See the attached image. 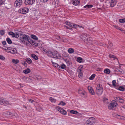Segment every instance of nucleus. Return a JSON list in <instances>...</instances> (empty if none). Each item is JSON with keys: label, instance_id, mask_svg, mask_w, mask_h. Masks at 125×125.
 Returning <instances> with one entry per match:
<instances>
[{"label": "nucleus", "instance_id": "7ed1b4c3", "mask_svg": "<svg viewBox=\"0 0 125 125\" xmlns=\"http://www.w3.org/2000/svg\"><path fill=\"white\" fill-rule=\"evenodd\" d=\"M80 38L84 42H87L90 38L89 35L86 33H83L80 36Z\"/></svg>", "mask_w": 125, "mask_h": 125}, {"label": "nucleus", "instance_id": "58836bf2", "mask_svg": "<svg viewBox=\"0 0 125 125\" xmlns=\"http://www.w3.org/2000/svg\"><path fill=\"white\" fill-rule=\"evenodd\" d=\"M60 67L63 69H64L66 67L65 65L63 64H62L60 65Z\"/></svg>", "mask_w": 125, "mask_h": 125}, {"label": "nucleus", "instance_id": "f257e3e1", "mask_svg": "<svg viewBox=\"0 0 125 125\" xmlns=\"http://www.w3.org/2000/svg\"><path fill=\"white\" fill-rule=\"evenodd\" d=\"M20 37V40L23 42L26 43L28 45V41L29 40V37L27 35L21 34Z\"/></svg>", "mask_w": 125, "mask_h": 125}, {"label": "nucleus", "instance_id": "052dcab7", "mask_svg": "<svg viewBox=\"0 0 125 125\" xmlns=\"http://www.w3.org/2000/svg\"><path fill=\"white\" fill-rule=\"evenodd\" d=\"M32 44H33L34 45H35V46L36 45H35V43H34L35 41H34V40H32Z\"/></svg>", "mask_w": 125, "mask_h": 125}, {"label": "nucleus", "instance_id": "6e6d98bb", "mask_svg": "<svg viewBox=\"0 0 125 125\" xmlns=\"http://www.w3.org/2000/svg\"><path fill=\"white\" fill-rule=\"evenodd\" d=\"M2 44L4 45H6V43L5 41H3L2 42Z\"/></svg>", "mask_w": 125, "mask_h": 125}, {"label": "nucleus", "instance_id": "c85d7f7f", "mask_svg": "<svg viewBox=\"0 0 125 125\" xmlns=\"http://www.w3.org/2000/svg\"><path fill=\"white\" fill-rule=\"evenodd\" d=\"M79 93L80 94V95L82 96L83 97H84L85 96V93L84 92H82L81 91H79Z\"/></svg>", "mask_w": 125, "mask_h": 125}, {"label": "nucleus", "instance_id": "bb28decb", "mask_svg": "<svg viewBox=\"0 0 125 125\" xmlns=\"http://www.w3.org/2000/svg\"><path fill=\"white\" fill-rule=\"evenodd\" d=\"M110 70L108 69H105L104 71V72L106 74H109L110 73Z\"/></svg>", "mask_w": 125, "mask_h": 125}, {"label": "nucleus", "instance_id": "ea45409f", "mask_svg": "<svg viewBox=\"0 0 125 125\" xmlns=\"http://www.w3.org/2000/svg\"><path fill=\"white\" fill-rule=\"evenodd\" d=\"M5 34V31L3 30H0V34L2 36H3Z\"/></svg>", "mask_w": 125, "mask_h": 125}, {"label": "nucleus", "instance_id": "de8ad7c7", "mask_svg": "<svg viewBox=\"0 0 125 125\" xmlns=\"http://www.w3.org/2000/svg\"><path fill=\"white\" fill-rule=\"evenodd\" d=\"M113 46V44L111 42H110V44H109V45L107 47V48H111V47Z\"/></svg>", "mask_w": 125, "mask_h": 125}, {"label": "nucleus", "instance_id": "393cba45", "mask_svg": "<svg viewBox=\"0 0 125 125\" xmlns=\"http://www.w3.org/2000/svg\"><path fill=\"white\" fill-rule=\"evenodd\" d=\"M68 51L69 53H73L74 51V49L71 48L69 49Z\"/></svg>", "mask_w": 125, "mask_h": 125}, {"label": "nucleus", "instance_id": "b1692460", "mask_svg": "<svg viewBox=\"0 0 125 125\" xmlns=\"http://www.w3.org/2000/svg\"><path fill=\"white\" fill-rule=\"evenodd\" d=\"M25 61L26 62H27L29 64L31 63L32 62V60L29 58L25 59Z\"/></svg>", "mask_w": 125, "mask_h": 125}, {"label": "nucleus", "instance_id": "6ab92c4d", "mask_svg": "<svg viewBox=\"0 0 125 125\" xmlns=\"http://www.w3.org/2000/svg\"><path fill=\"white\" fill-rule=\"evenodd\" d=\"M17 50L15 49L14 48H12L11 50L10 51H7V52H10V53L12 54L15 53L16 52Z\"/></svg>", "mask_w": 125, "mask_h": 125}, {"label": "nucleus", "instance_id": "79ce46f5", "mask_svg": "<svg viewBox=\"0 0 125 125\" xmlns=\"http://www.w3.org/2000/svg\"><path fill=\"white\" fill-rule=\"evenodd\" d=\"M119 22L121 23L125 22V18L119 19Z\"/></svg>", "mask_w": 125, "mask_h": 125}, {"label": "nucleus", "instance_id": "423d86ee", "mask_svg": "<svg viewBox=\"0 0 125 125\" xmlns=\"http://www.w3.org/2000/svg\"><path fill=\"white\" fill-rule=\"evenodd\" d=\"M117 105L116 101L115 100H113L110 104V105L108 106V108L110 109H111L116 106Z\"/></svg>", "mask_w": 125, "mask_h": 125}, {"label": "nucleus", "instance_id": "c03bdc74", "mask_svg": "<svg viewBox=\"0 0 125 125\" xmlns=\"http://www.w3.org/2000/svg\"><path fill=\"white\" fill-rule=\"evenodd\" d=\"M50 100L52 102H56V100L54 99L52 97H51L50 98Z\"/></svg>", "mask_w": 125, "mask_h": 125}, {"label": "nucleus", "instance_id": "412c9836", "mask_svg": "<svg viewBox=\"0 0 125 125\" xmlns=\"http://www.w3.org/2000/svg\"><path fill=\"white\" fill-rule=\"evenodd\" d=\"M31 72V71L30 69L28 68L27 69L23 71V73L25 74H27Z\"/></svg>", "mask_w": 125, "mask_h": 125}, {"label": "nucleus", "instance_id": "9b49d317", "mask_svg": "<svg viewBox=\"0 0 125 125\" xmlns=\"http://www.w3.org/2000/svg\"><path fill=\"white\" fill-rule=\"evenodd\" d=\"M9 34L11 35L13 37H15L17 38L19 37L20 36L19 33L18 32L14 33L12 31L9 32Z\"/></svg>", "mask_w": 125, "mask_h": 125}, {"label": "nucleus", "instance_id": "4468645a", "mask_svg": "<svg viewBox=\"0 0 125 125\" xmlns=\"http://www.w3.org/2000/svg\"><path fill=\"white\" fill-rule=\"evenodd\" d=\"M114 99L115 100L119 101L121 103H123L124 102V99L118 96L114 97Z\"/></svg>", "mask_w": 125, "mask_h": 125}, {"label": "nucleus", "instance_id": "774afa93", "mask_svg": "<svg viewBox=\"0 0 125 125\" xmlns=\"http://www.w3.org/2000/svg\"><path fill=\"white\" fill-rule=\"evenodd\" d=\"M108 84L111 87L112 86V85L111 84H110L109 83H108Z\"/></svg>", "mask_w": 125, "mask_h": 125}, {"label": "nucleus", "instance_id": "7c9ffc66", "mask_svg": "<svg viewBox=\"0 0 125 125\" xmlns=\"http://www.w3.org/2000/svg\"><path fill=\"white\" fill-rule=\"evenodd\" d=\"M5 47L6 48H7V49H4L3 48L2 49L6 50L7 51L8 50V51H10L11 50V49L13 48L10 47H9L8 46H5Z\"/></svg>", "mask_w": 125, "mask_h": 125}, {"label": "nucleus", "instance_id": "a211bd4d", "mask_svg": "<svg viewBox=\"0 0 125 125\" xmlns=\"http://www.w3.org/2000/svg\"><path fill=\"white\" fill-rule=\"evenodd\" d=\"M82 69H78V76L79 78H81L83 75V73L81 72Z\"/></svg>", "mask_w": 125, "mask_h": 125}, {"label": "nucleus", "instance_id": "c756f323", "mask_svg": "<svg viewBox=\"0 0 125 125\" xmlns=\"http://www.w3.org/2000/svg\"><path fill=\"white\" fill-rule=\"evenodd\" d=\"M12 62L15 64H17L19 62V61L18 59L15 60L13 59L12 60Z\"/></svg>", "mask_w": 125, "mask_h": 125}, {"label": "nucleus", "instance_id": "13d9d810", "mask_svg": "<svg viewBox=\"0 0 125 125\" xmlns=\"http://www.w3.org/2000/svg\"><path fill=\"white\" fill-rule=\"evenodd\" d=\"M115 28H116V29H117L118 30H121V28H120V27H118L117 26H115Z\"/></svg>", "mask_w": 125, "mask_h": 125}, {"label": "nucleus", "instance_id": "a878e982", "mask_svg": "<svg viewBox=\"0 0 125 125\" xmlns=\"http://www.w3.org/2000/svg\"><path fill=\"white\" fill-rule=\"evenodd\" d=\"M64 60L67 63V66H69L70 65L71 63V62L70 61L66 59H65Z\"/></svg>", "mask_w": 125, "mask_h": 125}, {"label": "nucleus", "instance_id": "0eeeda50", "mask_svg": "<svg viewBox=\"0 0 125 125\" xmlns=\"http://www.w3.org/2000/svg\"><path fill=\"white\" fill-rule=\"evenodd\" d=\"M29 10L28 8H27L24 7L18 10L19 12L25 14L27 13Z\"/></svg>", "mask_w": 125, "mask_h": 125}, {"label": "nucleus", "instance_id": "f03ea898", "mask_svg": "<svg viewBox=\"0 0 125 125\" xmlns=\"http://www.w3.org/2000/svg\"><path fill=\"white\" fill-rule=\"evenodd\" d=\"M103 92V89L102 85L98 84L97 86L96 92V94L100 95H101Z\"/></svg>", "mask_w": 125, "mask_h": 125}, {"label": "nucleus", "instance_id": "69168bd1", "mask_svg": "<svg viewBox=\"0 0 125 125\" xmlns=\"http://www.w3.org/2000/svg\"><path fill=\"white\" fill-rule=\"evenodd\" d=\"M122 107L123 108L125 109V105H124L123 106H122Z\"/></svg>", "mask_w": 125, "mask_h": 125}, {"label": "nucleus", "instance_id": "1a4fd4ad", "mask_svg": "<svg viewBox=\"0 0 125 125\" xmlns=\"http://www.w3.org/2000/svg\"><path fill=\"white\" fill-rule=\"evenodd\" d=\"M56 109L62 114L66 115L67 114L66 111L64 110L62 108L59 106H57L56 107Z\"/></svg>", "mask_w": 125, "mask_h": 125}, {"label": "nucleus", "instance_id": "8fccbe9b", "mask_svg": "<svg viewBox=\"0 0 125 125\" xmlns=\"http://www.w3.org/2000/svg\"><path fill=\"white\" fill-rule=\"evenodd\" d=\"M117 72H120V74H123L124 73V71H123L122 70H118V71H117Z\"/></svg>", "mask_w": 125, "mask_h": 125}, {"label": "nucleus", "instance_id": "0e129e2a", "mask_svg": "<svg viewBox=\"0 0 125 125\" xmlns=\"http://www.w3.org/2000/svg\"><path fill=\"white\" fill-rule=\"evenodd\" d=\"M120 30V31H122L123 32V33H124V32H125V31L124 30H123V29H121V30Z\"/></svg>", "mask_w": 125, "mask_h": 125}, {"label": "nucleus", "instance_id": "864d4df0", "mask_svg": "<svg viewBox=\"0 0 125 125\" xmlns=\"http://www.w3.org/2000/svg\"><path fill=\"white\" fill-rule=\"evenodd\" d=\"M41 2L42 3H45L47 2L49 0H40Z\"/></svg>", "mask_w": 125, "mask_h": 125}, {"label": "nucleus", "instance_id": "4be33fe9", "mask_svg": "<svg viewBox=\"0 0 125 125\" xmlns=\"http://www.w3.org/2000/svg\"><path fill=\"white\" fill-rule=\"evenodd\" d=\"M31 56L35 60H37L38 59V58L37 56L33 54H31Z\"/></svg>", "mask_w": 125, "mask_h": 125}, {"label": "nucleus", "instance_id": "bf43d9fd", "mask_svg": "<svg viewBox=\"0 0 125 125\" xmlns=\"http://www.w3.org/2000/svg\"><path fill=\"white\" fill-rule=\"evenodd\" d=\"M29 101L31 102V103H32L33 102H34L35 101L31 99H29Z\"/></svg>", "mask_w": 125, "mask_h": 125}, {"label": "nucleus", "instance_id": "f704fd0d", "mask_svg": "<svg viewBox=\"0 0 125 125\" xmlns=\"http://www.w3.org/2000/svg\"><path fill=\"white\" fill-rule=\"evenodd\" d=\"M118 89L119 90L122 91H124L125 90V88L123 86H120L118 88V89Z\"/></svg>", "mask_w": 125, "mask_h": 125}, {"label": "nucleus", "instance_id": "338daca9", "mask_svg": "<svg viewBox=\"0 0 125 125\" xmlns=\"http://www.w3.org/2000/svg\"><path fill=\"white\" fill-rule=\"evenodd\" d=\"M23 107L24 108H25L26 109L27 108V107L26 106H25V105H23Z\"/></svg>", "mask_w": 125, "mask_h": 125}, {"label": "nucleus", "instance_id": "39448f33", "mask_svg": "<svg viewBox=\"0 0 125 125\" xmlns=\"http://www.w3.org/2000/svg\"><path fill=\"white\" fill-rule=\"evenodd\" d=\"M8 102L5 99H2L0 97V104L4 105H7L9 104Z\"/></svg>", "mask_w": 125, "mask_h": 125}, {"label": "nucleus", "instance_id": "a18cd8bd", "mask_svg": "<svg viewBox=\"0 0 125 125\" xmlns=\"http://www.w3.org/2000/svg\"><path fill=\"white\" fill-rule=\"evenodd\" d=\"M112 83L113 85L115 88L116 87V85L115 84L116 83V81L115 80H114L112 81Z\"/></svg>", "mask_w": 125, "mask_h": 125}, {"label": "nucleus", "instance_id": "37998d69", "mask_svg": "<svg viewBox=\"0 0 125 125\" xmlns=\"http://www.w3.org/2000/svg\"><path fill=\"white\" fill-rule=\"evenodd\" d=\"M65 23L66 25L70 26V27H71L72 26V23L68 21H66Z\"/></svg>", "mask_w": 125, "mask_h": 125}, {"label": "nucleus", "instance_id": "5fc2aeb1", "mask_svg": "<svg viewBox=\"0 0 125 125\" xmlns=\"http://www.w3.org/2000/svg\"><path fill=\"white\" fill-rule=\"evenodd\" d=\"M22 64H23L25 67H27V64L26 63L25 61H24L23 62H22Z\"/></svg>", "mask_w": 125, "mask_h": 125}, {"label": "nucleus", "instance_id": "f3484780", "mask_svg": "<svg viewBox=\"0 0 125 125\" xmlns=\"http://www.w3.org/2000/svg\"><path fill=\"white\" fill-rule=\"evenodd\" d=\"M88 89L89 90V93L91 94L92 95L94 94V93L91 86H88Z\"/></svg>", "mask_w": 125, "mask_h": 125}, {"label": "nucleus", "instance_id": "aec40b11", "mask_svg": "<svg viewBox=\"0 0 125 125\" xmlns=\"http://www.w3.org/2000/svg\"><path fill=\"white\" fill-rule=\"evenodd\" d=\"M71 27H72V28H75L76 27H81L83 29H84V28L83 27L80 26L79 25H77L75 24H74L73 23H72V26Z\"/></svg>", "mask_w": 125, "mask_h": 125}, {"label": "nucleus", "instance_id": "3c124183", "mask_svg": "<svg viewBox=\"0 0 125 125\" xmlns=\"http://www.w3.org/2000/svg\"><path fill=\"white\" fill-rule=\"evenodd\" d=\"M59 104H60L63 106H64L66 105V103L62 101H61Z\"/></svg>", "mask_w": 125, "mask_h": 125}, {"label": "nucleus", "instance_id": "4c0bfd02", "mask_svg": "<svg viewBox=\"0 0 125 125\" xmlns=\"http://www.w3.org/2000/svg\"><path fill=\"white\" fill-rule=\"evenodd\" d=\"M31 37L33 39L36 40H38V38L35 35H32L31 36Z\"/></svg>", "mask_w": 125, "mask_h": 125}, {"label": "nucleus", "instance_id": "20e7f679", "mask_svg": "<svg viewBox=\"0 0 125 125\" xmlns=\"http://www.w3.org/2000/svg\"><path fill=\"white\" fill-rule=\"evenodd\" d=\"M22 4V0H16L14 4V6L15 7H20Z\"/></svg>", "mask_w": 125, "mask_h": 125}, {"label": "nucleus", "instance_id": "ddd939ff", "mask_svg": "<svg viewBox=\"0 0 125 125\" xmlns=\"http://www.w3.org/2000/svg\"><path fill=\"white\" fill-rule=\"evenodd\" d=\"M51 58L59 59L60 58L59 54L57 52L54 51V52H53Z\"/></svg>", "mask_w": 125, "mask_h": 125}, {"label": "nucleus", "instance_id": "2f4dec72", "mask_svg": "<svg viewBox=\"0 0 125 125\" xmlns=\"http://www.w3.org/2000/svg\"><path fill=\"white\" fill-rule=\"evenodd\" d=\"M93 6V5H87L86 6H84L83 7L86 8H90Z\"/></svg>", "mask_w": 125, "mask_h": 125}, {"label": "nucleus", "instance_id": "603ef678", "mask_svg": "<svg viewBox=\"0 0 125 125\" xmlns=\"http://www.w3.org/2000/svg\"><path fill=\"white\" fill-rule=\"evenodd\" d=\"M5 59V57L2 55H0V59L3 60H4Z\"/></svg>", "mask_w": 125, "mask_h": 125}, {"label": "nucleus", "instance_id": "dca6fc26", "mask_svg": "<svg viewBox=\"0 0 125 125\" xmlns=\"http://www.w3.org/2000/svg\"><path fill=\"white\" fill-rule=\"evenodd\" d=\"M72 1L74 5H77L80 4V0H72Z\"/></svg>", "mask_w": 125, "mask_h": 125}, {"label": "nucleus", "instance_id": "5701e85b", "mask_svg": "<svg viewBox=\"0 0 125 125\" xmlns=\"http://www.w3.org/2000/svg\"><path fill=\"white\" fill-rule=\"evenodd\" d=\"M116 116L117 117L118 119L123 120L125 119V117L123 116H121L120 115H116Z\"/></svg>", "mask_w": 125, "mask_h": 125}, {"label": "nucleus", "instance_id": "9d476101", "mask_svg": "<svg viewBox=\"0 0 125 125\" xmlns=\"http://www.w3.org/2000/svg\"><path fill=\"white\" fill-rule=\"evenodd\" d=\"M95 121V119L94 118L91 117L89 118L86 121L90 124V125H94V124Z\"/></svg>", "mask_w": 125, "mask_h": 125}, {"label": "nucleus", "instance_id": "f8f14e48", "mask_svg": "<svg viewBox=\"0 0 125 125\" xmlns=\"http://www.w3.org/2000/svg\"><path fill=\"white\" fill-rule=\"evenodd\" d=\"M35 0H25L24 3L27 5H31L35 2Z\"/></svg>", "mask_w": 125, "mask_h": 125}, {"label": "nucleus", "instance_id": "2eb2a0df", "mask_svg": "<svg viewBox=\"0 0 125 125\" xmlns=\"http://www.w3.org/2000/svg\"><path fill=\"white\" fill-rule=\"evenodd\" d=\"M117 2V0H111L110 2V6L111 7H114L116 5Z\"/></svg>", "mask_w": 125, "mask_h": 125}, {"label": "nucleus", "instance_id": "49530a36", "mask_svg": "<svg viewBox=\"0 0 125 125\" xmlns=\"http://www.w3.org/2000/svg\"><path fill=\"white\" fill-rule=\"evenodd\" d=\"M32 40L30 39V38L29 37V40H28V44H29V43H30V44H32Z\"/></svg>", "mask_w": 125, "mask_h": 125}, {"label": "nucleus", "instance_id": "09e8293b", "mask_svg": "<svg viewBox=\"0 0 125 125\" xmlns=\"http://www.w3.org/2000/svg\"><path fill=\"white\" fill-rule=\"evenodd\" d=\"M5 1V0H0V5L4 4Z\"/></svg>", "mask_w": 125, "mask_h": 125}, {"label": "nucleus", "instance_id": "680f3d73", "mask_svg": "<svg viewBox=\"0 0 125 125\" xmlns=\"http://www.w3.org/2000/svg\"><path fill=\"white\" fill-rule=\"evenodd\" d=\"M97 71H101V69L99 68H98L97 69Z\"/></svg>", "mask_w": 125, "mask_h": 125}, {"label": "nucleus", "instance_id": "4d7b16f0", "mask_svg": "<svg viewBox=\"0 0 125 125\" xmlns=\"http://www.w3.org/2000/svg\"><path fill=\"white\" fill-rule=\"evenodd\" d=\"M87 121H86L85 122L84 124V125H91Z\"/></svg>", "mask_w": 125, "mask_h": 125}, {"label": "nucleus", "instance_id": "c9c22d12", "mask_svg": "<svg viewBox=\"0 0 125 125\" xmlns=\"http://www.w3.org/2000/svg\"><path fill=\"white\" fill-rule=\"evenodd\" d=\"M52 63L53 64V65L55 67H56L58 68H59L60 67V65H58L56 63L52 62Z\"/></svg>", "mask_w": 125, "mask_h": 125}, {"label": "nucleus", "instance_id": "a19ab883", "mask_svg": "<svg viewBox=\"0 0 125 125\" xmlns=\"http://www.w3.org/2000/svg\"><path fill=\"white\" fill-rule=\"evenodd\" d=\"M77 61L78 62H81L82 61V59L80 57H78L77 59Z\"/></svg>", "mask_w": 125, "mask_h": 125}, {"label": "nucleus", "instance_id": "e2e57ef3", "mask_svg": "<svg viewBox=\"0 0 125 125\" xmlns=\"http://www.w3.org/2000/svg\"><path fill=\"white\" fill-rule=\"evenodd\" d=\"M9 115L10 116H12L13 115V114H12V113H11V112H9Z\"/></svg>", "mask_w": 125, "mask_h": 125}, {"label": "nucleus", "instance_id": "e433bc0d", "mask_svg": "<svg viewBox=\"0 0 125 125\" xmlns=\"http://www.w3.org/2000/svg\"><path fill=\"white\" fill-rule=\"evenodd\" d=\"M70 112L72 114H76L78 113L77 111H74L73 110H71L70 111Z\"/></svg>", "mask_w": 125, "mask_h": 125}, {"label": "nucleus", "instance_id": "473e14b6", "mask_svg": "<svg viewBox=\"0 0 125 125\" xmlns=\"http://www.w3.org/2000/svg\"><path fill=\"white\" fill-rule=\"evenodd\" d=\"M109 57L110 58H113V59L114 60L117 59L115 56L113 55L110 54L109 55Z\"/></svg>", "mask_w": 125, "mask_h": 125}, {"label": "nucleus", "instance_id": "6e6552de", "mask_svg": "<svg viewBox=\"0 0 125 125\" xmlns=\"http://www.w3.org/2000/svg\"><path fill=\"white\" fill-rule=\"evenodd\" d=\"M43 53L47 55L48 56L52 57L53 52L51 50H47L46 49H44L43 50Z\"/></svg>", "mask_w": 125, "mask_h": 125}, {"label": "nucleus", "instance_id": "72a5a7b5", "mask_svg": "<svg viewBox=\"0 0 125 125\" xmlns=\"http://www.w3.org/2000/svg\"><path fill=\"white\" fill-rule=\"evenodd\" d=\"M6 41L9 44H10L12 43V41L9 38H7Z\"/></svg>", "mask_w": 125, "mask_h": 125}, {"label": "nucleus", "instance_id": "cd10ccee", "mask_svg": "<svg viewBox=\"0 0 125 125\" xmlns=\"http://www.w3.org/2000/svg\"><path fill=\"white\" fill-rule=\"evenodd\" d=\"M96 76L95 74H92L91 76L89 78V79L90 80H93L94 79V77Z\"/></svg>", "mask_w": 125, "mask_h": 125}]
</instances>
